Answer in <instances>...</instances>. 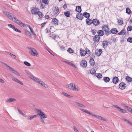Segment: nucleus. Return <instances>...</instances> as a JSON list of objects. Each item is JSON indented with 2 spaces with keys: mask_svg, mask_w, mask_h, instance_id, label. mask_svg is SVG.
I'll use <instances>...</instances> for the list:
<instances>
[{
  "mask_svg": "<svg viewBox=\"0 0 132 132\" xmlns=\"http://www.w3.org/2000/svg\"><path fill=\"white\" fill-rule=\"evenodd\" d=\"M35 110L37 111V115H39L41 118H47V116L42 112L40 109H36Z\"/></svg>",
  "mask_w": 132,
  "mask_h": 132,
  "instance_id": "f257e3e1",
  "label": "nucleus"
},
{
  "mask_svg": "<svg viewBox=\"0 0 132 132\" xmlns=\"http://www.w3.org/2000/svg\"><path fill=\"white\" fill-rule=\"evenodd\" d=\"M28 48L29 50V53L30 54L33 56H37L38 54L35 48L31 47H29Z\"/></svg>",
  "mask_w": 132,
  "mask_h": 132,
  "instance_id": "f03ea898",
  "label": "nucleus"
},
{
  "mask_svg": "<svg viewBox=\"0 0 132 132\" xmlns=\"http://www.w3.org/2000/svg\"><path fill=\"white\" fill-rule=\"evenodd\" d=\"M12 21H14L21 27H23L24 26V24L22 23L20 20L18 19L15 16L13 19L12 20Z\"/></svg>",
  "mask_w": 132,
  "mask_h": 132,
  "instance_id": "7ed1b4c3",
  "label": "nucleus"
},
{
  "mask_svg": "<svg viewBox=\"0 0 132 132\" xmlns=\"http://www.w3.org/2000/svg\"><path fill=\"white\" fill-rule=\"evenodd\" d=\"M3 13L5 15L12 21V20L13 19L15 16L14 15L11 13H10L6 11H4L3 12Z\"/></svg>",
  "mask_w": 132,
  "mask_h": 132,
  "instance_id": "20e7f679",
  "label": "nucleus"
},
{
  "mask_svg": "<svg viewBox=\"0 0 132 132\" xmlns=\"http://www.w3.org/2000/svg\"><path fill=\"white\" fill-rule=\"evenodd\" d=\"M66 85L68 86V87L70 90L73 91L77 90L78 91L79 90V89L77 88L75 85H73L72 83H71L68 85Z\"/></svg>",
  "mask_w": 132,
  "mask_h": 132,
  "instance_id": "39448f33",
  "label": "nucleus"
},
{
  "mask_svg": "<svg viewBox=\"0 0 132 132\" xmlns=\"http://www.w3.org/2000/svg\"><path fill=\"white\" fill-rule=\"evenodd\" d=\"M9 67V70L13 73L15 74V75L18 76H20V74L16 71L13 68H12L11 67Z\"/></svg>",
  "mask_w": 132,
  "mask_h": 132,
  "instance_id": "423d86ee",
  "label": "nucleus"
},
{
  "mask_svg": "<svg viewBox=\"0 0 132 132\" xmlns=\"http://www.w3.org/2000/svg\"><path fill=\"white\" fill-rule=\"evenodd\" d=\"M80 65L84 68H85L87 66V62L85 60H82L80 63Z\"/></svg>",
  "mask_w": 132,
  "mask_h": 132,
  "instance_id": "0eeeda50",
  "label": "nucleus"
},
{
  "mask_svg": "<svg viewBox=\"0 0 132 132\" xmlns=\"http://www.w3.org/2000/svg\"><path fill=\"white\" fill-rule=\"evenodd\" d=\"M11 76H12L11 78L13 80L16 82L19 83L22 85H23V84L22 82L18 80V79H16L15 77L13 76L12 75H11Z\"/></svg>",
  "mask_w": 132,
  "mask_h": 132,
  "instance_id": "6e6552de",
  "label": "nucleus"
},
{
  "mask_svg": "<svg viewBox=\"0 0 132 132\" xmlns=\"http://www.w3.org/2000/svg\"><path fill=\"white\" fill-rule=\"evenodd\" d=\"M127 86L125 83L123 82H121L119 85V87L121 89H123L125 88Z\"/></svg>",
  "mask_w": 132,
  "mask_h": 132,
  "instance_id": "1a4fd4ad",
  "label": "nucleus"
},
{
  "mask_svg": "<svg viewBox=\"0 0 132 132\" xmlns=\"http://www.w3.org/2000/svg\"><path fill=\"white\" fill-rule=\"evenodd\" d=\"M92 23L95 26H98L100 24V22L99 20L96 19H94L92 20Z\"/></svg>",
  "mask_w": 132,
  "mask_h": 132,
  "instance_id": "9d476101",
  "label": "nucleus"
},
{
  "mask_svg": "<svg viewBox=\"0 0 132 132\" xmlns=\"http://www.w3.org/2000/svg\"><path fill=\"white\" fill-rule=\"evenodd\" d=\"M83 15L81 13H78L76 15V18L82 20L83 18Z\"/></svg>",
  "mask_w": 132,
  "mask_h": 132,
  "instance_id": "9b49d317",
  "label": "nucleus"
},
{
  "mask_svg": "<svg viewBox=\"0 0 132 132\" xmlns=\"http://www.w3.org/2000/svg\"><path fill=\"white\" fill-rule=\"evenodd\" d=\"M31 12L32 14H37L38 11V9L36 8H34L31 10Z\"/></svg>",
  "mask_w": 132,
  "mask_h": 132,
  "instance_id": "f8f14e48",
  "label": "nucleus"
},
{
  "mask_svg": "<svg viewBox=\"0 0 132 132\" xmlns=\"http://www.w3.org/2000/svg\"><path fill=\"white\" fill-rule=\"evenodd\" d=\"M16 99L12 98L11 97L8 100H7L6 102H8V103H10V102H13L15 101H16Z\"/></svg>",
  "mask_w": 132,
  "mask_h": 132,
  "instance_id": "ddd939ff",
  "label": "nucleus"
},
{
  "mask_svg": "<svg viewBox=\"0 0 132 132\" xmlns=\"http://www.w3.org/2000/svg\"><path fill=\"white\" fill-rule=\"evenodd\" d=\"M25 72L26 73L27 75L30 78H32L33 76V75H32L30 72L28 70H24Z\"/></svg>",
  "mask_w": 132,
  "mask_h": 132,
  "instance_id": "4468645a",
  "label": "nucleus"
},
{
  "mask_svg": "<svg viewBox=\"0 0 132 132\" xmlns=\"http://www.w3.org/2000/svg\"><path fill=\"white\" fill-rule=\"evenodd\" d=\"M100 39V37L97 35H96L94 37V40L96 42H99Z\"/></svg>",
  "mask_w": 132,
  "mask_h": 132,
  "instance_id": "2eb2a0df",
  "label": "nucleus"
},
{
  "mask_svg": "<svg viewBox=\"0 0 132 132\" xmlns=\"http://www.w3.org/2000/svg\"><path fill=\"white\" fill-rule=\"evenodd\" d=\"M109 42L107 41H104L102 42V45L104 48H106L108 45Z\"/></svg>",
  "mask_w": 132,
  "mask_h": 132,
  "instance_id": "dca6fc26",
  "label": "nucleus"
},
{
  "mask_svg": "<svg viewBox=\"0 0 132 132\" xmlns=\"http://www.w3.org/2000/svg\"><path fill=\"white\" fill-rule=\"evenodd\" d=\"M37 1L38 2H39V3H41L40 7L42 9H44L46 5L47 4H45L44 3L42 2H41L40 0H37Z\"/></svg>",
  "mask_w": 132,
  "mask_h": 132,
  "instance_id": "f3484780",
  "label": "nucleus"
},
{
  "mask_svg": "<svg viewBox=\"0 0 132 132\" xmlns=\"http://www.w3.org/2000/svg\"><path fill=\"white\" fill-rule=\"evenodd\" d=\"M102 50L101 49L97 50L95 51V54L98 56H99L102 53Z\"/></svg>",
  "mask_w": 132,
  "mask_h": 132,
  "instance_id": "a211bd4d",
  "label": "nucleus"
},
{
  "mask_svg": "<svg viewBox=\"0 0 132 132\" xmlns=\"http://www.w3.org/2000/svg\"><path fill=\"white\" fill-rule=\"evenodd\" d=\"M58 20L55 18H53L52 20V23L54 24H55L56 25H58Z\"/></svg>",
  "mask_w": 132,
  "mask_h": 132,
  "instance_id": "6ab92c4d",
  "label": "nucleus"
},
{
  "mask_svg": "<svg viewBox=\"0 0 132 132\" xmlns=\"http://www.w3.org/2000/svg\"><path fill=\"white\" fill-rule=\"evenodd\" d=\"M31 79L38 84L40 83V82L41 81L40 80L37 78L35 77L34 76H33L32 78H31Z\"/></svg>",
  "mask_w": 132,
  "mask_h": 132,
  "instance_id": "aec40b11",
  "label": "nucleus"
},
{
  "mask_svg": "<svg viewBox=\"0 0 132 132\" xmlns=\"http://www.w3.org/2000/svg\"><path fill=\"white\" fill-rule=\"evenodd\" d=\"M98 35L100 36H102L104 34V32L102 30H99L97 31Z\"/></svg>",
  "mask_w": 132,
  "mask_h": 132,
  "instance_id": "412c9836",
  "label": "nucleus"
},
{
  "mask_svg": "<svg viewBox=\"0 0 132 132\" xmlns=\"http://www.w3.org/2000/svg\"><path fill=\"white\" fill-rule=\"evenodd\" d=\"M80 54L82 56H84L86 54V52L81 48L80 50Z\"/></svg>",
  "mask_w": 132,
  "mask_h": 132,
  "instance_id": "4be33fe9",
  "label": "nucleus"
},
{
  "mask_svg": "<svg viewBox=\"0 0 132 132\" xmlns=\"http://www.w3.org/2000/svg\"><path fill=\"white\" fill-rule=\"evenodd\" d=\"M118 81L119 79L118 77H115L113 79V82L115 84L117 83L118 82Z\"/></svg>",
  "mask_w": 132,
  "mask_h": 132,
  "instance_id": "5701e85b",
  "label": "nucleus"
},
{
  "mask_svg": "<svg viewBox=\"0 0 132 132\" xmlns=\"http://www.w3.org/2000/svg\"><path fill=\"white\" fill-rule=\"evenodd\" d=\"M119 35H126V32L125 31V29L122 30L120 32L118 33Z\"/></svg>",
  "mask_w": 132,
  "mask_h": 132,
  "instance_id": "b1692460",
  "label": "nucleus"
},
{
  "mask_svg": "<svg viewBox=\"0 0 132 132\" xmlns=\"http://www.w3.org/2000/svg\"><path fill=\"white\" fill-rule=\"evenodd\" d=\"M94 116L96 118L102 120L104 121H106V120L105 119L101 116H100L98 115L97 116Z\"/></svg>",
  "mask_w": 132,
  "mask_h": 132,
  "instance_id": "393cba45",
  "label": "nucleus"
},
{
  "mask_svg": "<svg viewBox=\"0 0 132 132\" xmlns=\"http://www.w3.org/2000/svg\"><path fill=\"white\" fill-rule=\"evenodd\" d=\"M76 11L79 13H80L81 11V6H77L76 9Z\"/></svg>",
  "mask_w": 132,
  "mask_h": 132,
  "instance_id": "a878e982",
  "label": "nucleus"
},
{
  "mask_svg": "<svg viewBox=\"0 0 132 132\" xmlns=\"http://www.w3.org/2000/svg\"><path fill=\"white\" fill-rule=\"evenodd\" d=\"M89 62L90 64L92 66L94 65L95 62L93 58H91L89 60Z\"/></svg>",
  "mask_w": 132,
  "mask_h": 132,
  "instance_id": "bb28decb",
  "label": "nucleus"
},
{
  "mask_svg": "<svg viewBox=\"0 0 132 132\" xmlns=\"http://www.w3.org/2000/svg\"><path fill=\"white\" fill-rule=\"evenodd\" d=\"M111 33L116 34L118 32V31L116 28H113L111 30Z\"/></svg>",
  "mask_w": 132,
  "mask_h": 132,
  "instance_id": "cd10ccee",
  "label": "nucleus"
},
{
  "mask_svg": "<svg viewBox=\"0 0 132 132\" xmlns=\"http://www.w3.org/2000/svg\"><path fill=\"white\" fill-rule=\"evenodd\" d=\"M26 33L27 35L29 36V38L30 39H31V34L29 31L27 30H26Z\"/></svg>",
  "mask_w": 132,
  "mask_h": 132,
  "instance_id": "c85d7f7f",
  "label": "nucleus"
},
{
  "mask_svg": "<svg viewBox=\"0 0 132 132\" xmlns=\"http://www.w3.org/2000/svg\"><path fill=\"white\" fill-rule=\"evenodd\" d=\"M103 79L104 81L106 82H108L110 80V78L106 77H104Z\"/></svg>",
  "mask_w": 132,
  "mask_h": 132,
  "instance_id": "c756f323",
  "label": "nucleus"
},
{
  "mask_svg": "<svg viewBox=\"0 0 132 132\" xmlns=\"http://www.w3.org/2000/svg\"><path fill=\"white\" fill-rule=\"evenodd\" d=\"M102 29L104 31L109 30V29L107 25H104L102 27Z\"/></svg>",
  "mask_w": 132,
  "mask_h": 132,
  "instance_id": "7c9ffc66",
  "label": "nucleus"
},
{
  "mask_svg": "<svg viewBox=\"0 0 132 132\" xmlns=\"http://www.w3.org/2000/svg\"><path fill=\"white\" fill-rule=\"evenodd\" d=\"M75 104L77 105L78 106L83 107L84 108H85L86 107L84 105H83L82 104L76 102H75Z\"/></svg>",
  "mask_w": 132,
  "mask_h": 132,
  "instance_id": "2f4dec72",
  "label": "nucleus"
},
{
  "mask_svg": "<svg viewBox=\"0 0 132 132\" xmlns=\"http://www.w3.org/2000/svg\"><path fill=\"white\" fill-rule=\"evenodd\" d=\"M86 21L88 25H90L92 23V21L90 19H86Z\"/></svg>",
  "mask_w": 132,
  "mask_h": 132,
  "instance_id": "473e14b6",
  "label": "nucleus"
},
{
  "mask_svg": "<svg viewBox=\"0 0 132 132\" xmlns=\"http://www.w3.org/2000/svg\"><path fill=\"white\" fill-rule=\"evenodd\" d=\"M123 106H124L125 108H126L128 110L130 111L131 113V112H132V108L126 105L125 104H123Z\"/></svg>",
  "mask_w": 132,
  "mask_h": 132,
  "instance_id": "72a5a7b5",
  "label": "nucleus"
},
{
  "mask_svg": "<svg viewBox=\"0 0 132 132\" xmlns=\"http://www.w3.org/2000/svg\"><path fill=\"white\" fill-rule=\"evenodd\" d=\"M83 16H84L85 17L87 18H88L90 16V14L89 13L85 12L83 13Z\"/></svg>",
  "mask_w": 132,
  "mask_h": 132,
  "instance_id": "f704fd0d",
  "label": "nucleus"
},
{
  "mask_svg": "<svg viewBox=\"0 0 132 132\" xmlns=\"http://www.w3.org/2000/svg\"><path fill=\"white\" fill-rule=\"evenodd\" d=\"M64 14L67 17H69L70 16V13L68 11H67L66 12H64Z\"/></svg>",
  "mask_w": 132,
  "mask_h": 132,
  "instance_id": "c9c22d12",
  "label": "nucleus"
},
{
  "mask_svg": "<svg viewBox=\"0 0 132 132\" xmlns=\"http://www.w3.org/2000/svg\"><path fill=\"white\" fill-rule=\"evenodd\" d=\"M64 62L65 63H66L69 64L70 65L72 66V67H73L75 68L76 67V66L75 65V64H74L72 63L71 62H67V61H65Z\"/></svg>",
  "mask_w": 132,
  "mask_h": 132,
  "instance_id": "e433bc0d",
  "label": "nucleus"
},
{
  "mask_svg": "<svg viewBox=\"0 0 132 132\" xmlns=\"http://www.w3.org/2000/svg\"><path fill=\"white\" fill-rule=\"evenodd\" d=\"M59 12V9L58 7H56L55 8L54 11V13L55 14H56Z\"/></svg>",
  "mask_w": 132,
  "mask_h": 132,
  "instance_id": "4c0bfd02",
  "label": "nucleus"
},
{
  "mask_svg": "<svg viewBox=\"0 0 132 132\" xmlns=\"http://www.w3.org/2000/svg\"><path fill=\"white\" fill-rule=\"evenodd\" d=\"M28 27L29 28L30 30L32 33V34H33L34 36H36V35L35 33L34 32V31L31 28V27L29 25L28 26Z\"/></svg>",
  "mask_w": 132,
  "mask_h": 132,
  "instance_id": "58836bf2",
  "label": "nucleus"
},
{
  "mask_svg": "<svg viewBox=\"0 0 132 132\" xmlns=\"http://www.w3.org/2000/svg\"><path fill=\"white\" fill-rule=\"evenodd\" d=\"M9 54L14 59H16V56L13 54H12L10 53L9 52H6Z\"/></svg>",
  "mask_w": 132,
  "mask_h": 132,
  "instance_id": "ea45409f",
  "label": "nucleus"
},
{
  "mask_svg": "<svg viewBox=\"0 0 132 132\" xmlns=\"http://www.w3.org/2000/svg\"><path fill=\"white\" fill-rule=\"evenodd\" d=\"M96 76L98 78H102V76L100 73H97L96 75Z\"/></svg>",
  "mask_w": 132,
  "mask_h": 132,
  "instance_id": "a19ab883",
  "label": "nucleus"
},
{
  "mask_svg": "<svg viewBox=\"0 0 132 132\" xmlns=\"http://www.w3.org/2000/svg\"><path fill=\"white\" fill-rule=\"evenodd\" d=\"M126 80L128 82H130L132 81V79L130 77L127 76L126 78Z\"/></svg>",
  "mask_w": 132,
  "mask_h": 132,
  "instance_id": "79ce46f5",
  "label": "nucleus"
},
{
  "mask_svg": "<svg viewBox=\"0 0 132 132\" xmlns=\"http://www.w3.org/2000/svg\"><path fill=\"white\" fill-rule=\"evenodd\" d=\"M126 11L127 13L128 14H129L131 12V11L130 9L128 7H127L126 10Z\"/></svg>",
  "mask_w": 132,
  "mask_h": 132,
  "instance_id": "37998d69",
  "label": "nucleus"
},
{
  "mask_svg": "<svg viewBox=\"0 0 132 132\" xmlns=\"http://www.w3.org/2000/svg\"><path fill=\"white\" fill-rule=\"evenodd\" d=\"M18 110L19 114H21L24 116L26 117L25 114H23L20 109H19L18 108Z\"/></svg>",
  "mask_w": 132,
  "mask_h": 132,
  "instance_id": "c03bdc74",
  "label": "nucleus"
},
{
  "mask_svg": "<svg viewBox=\"0 0 132 132\" xmlns=\"http://www.w3.org/2000/svg\"><path fill=\"white\" fill-rule=\"evenodd\" d=\"M37 14L38 15L40 18H42L43 16V15L42 12L40 11H38V12Z\"/></svg>",
  "mask_w": 132,
  "mask_h": 132,
  "instance_id": "a18cd8bd",
  "label": "nucleus"
},
{
  "mask_svg": "<svg viewBox=\"0 0 132 132\" xmlns=\"http://www.w3.org/2000/svg\"><path fill=\"white\" fill-rule=\"evenodd\" d=\"M67 51L70 53H73V50L70 48L68 49Z\"/></svg>",
  "mask_w": 132,
  "mask_h": 132,
  "instance_id": "49530a36",
  "label": "nucleus"
},
{
  "mask_svg": "<svg viewBox=\"0 0 132 132\" xmlns=\"http://www.w3.org/2000/svg\"><path fill=\"white\" fill-rule=\"evenodd\" d=\"M96 71L94 69H92L90 71V73L92 75L94 74Z\"/></svg>",
  "mask_w": 132,
  "mask_h": 132,
  "instance_id": "de8ad7c7",
  "label": "nucleus"
},
{
  "mask_svg": "<svg viewBox=\"0 0 132 132\" xmlns=\"http://www.w3.org/2000/svg\"><path fill=\"white\" fill-rule=\"evenodd\" d=\"M24 64L28 67H30L31 66V64L27 61H24Z\"/></svg>",
  "mask_w": 132,
  "mask_h": 132,
  "instance_id": "09e8293b",
  "label": "nucleus"
},
{
  "mask_svg": "<svg viewBox=\"0 0 132 132\" xmlns=\"http://www.w3.org/2000/svg\"><path fill=\"white\" fill-rule=\"evenodd\" d=\"M132 30V26H128L127 28L128 31H130Z\"/></svg>",
  "mask_w": 132,
  "mask_h": 132,
  "instance_id": "8fccbe9b",
  "label": "nucleus"
},
{
  "mask_svg": "<svg viewBox=\"0 0 132 132\" xmlns=\"http://www.w3.org/2000/svg\"><path fill=\"white\" fill-rule=\"evenodd\" d=\"M119 111L123 113H125L127 112L126 111L125 109H121V108H120V111Z\"/></svg>",
  "mask_w": 132,
  "mask_h": 132,
  "instance_id": "3c124183",
  "label": "nucleus"
},
{
  "mask_svg": "<svg viewBox=\"0 0 132 132\" xmlns=\"http://www.w3.org/2000/svg\"><path fill=\"white\" fill-rule=\"evenodd\" d=\"M13 30H14V31H16V32H20V33L21 32V31L20 30L18 29L17 28H15V27H14V29H13Z\"/></svg>",
  "mask_w": 132,
  "mask_h": 132,
  "instance_id": "603ef678",
  "label": "nucleus"
},
{
  "mask_svg": "<svg viewBox=\"0 0 132 132\" xmlns=\"http://www.w3.org/2000/svg\"><path fill=\"white\" fill-rule=\"evenodd\" d=\"M111 33V31H110L109 30H107L105 31V34L107 36L109 35Z\"/></svg>",
  "mask_w": 132,
  "mask_h": 132,
  "instance_id": "864d4df0",
  "label": "nucleus"
},
{
  "mask_svg": "<svg viewBox=\"0 0 132 132\" xmlns=\"http://www.w3.org/2000/svg\"><path fill=\"white\" fill-rule=\"evenodd\" d=\"M118 22L120 25H122L123 23V20H118Z\"/></svg>",
  "mask_w": 132,
  "mask_h": 132,
  "instance_id": "5fc2aeb1",
  "label": "nucleus"
},
{
  "mask_svg": "<svg viewBox=\"0 0 132 132\" xmlns=\"http://www.w3.org/2000/svg\"><path fill=\"white\" fill-rule=\"evenodd\" d=\"M8 26L9 27L13 29H14L15 27V26L11 24H8Z\"/></svg>",
  "mask_w": 132,
  "mask_h": 132,
  "instance_id": "6e6d98bb",
  "label": "nucleus"
},
{
  "mask_svg": "<svg viewBox=\"0 0 132 132\" xmlns=\"http://www.w3.org/2000/svg\"><path fill=\"white\" fill-rule=\"evenodd\" d=\"M127 41L130 43H132V38L129 37L127 39Z\"/></svg>",
  "mask_w": 132,
  "mask_h": 132,
  "instance_id": "4d7b16f0",
  "label": "nucleus"
},
{
  "mask_svg": "<svg viewBox=\"0 0 132 132\" xmlns=\"http://www.w3.org/2000/svg\"><path fill=\"white\" fill-rule=\"evenodd\" d=\"M73 128L75 132H79L78 130L75 126L73 127Z\"/></svg>",
  "mask_w": 132,
  "mask_h": 132,
  "instance_id": "13d9d810",
  "label": "nucleus"
},
{
  "mask_svg": "<svg viewBox=\"0 0 132 132\" xmlns=\"http://www.w3.org/2000/svg\"><path fill=\"white\" fill-rule=\"evenodd\" d=\"M92 33L93 35H95L96 33V31L95 29H93L92 31Z\"/></svg>",
  "mask_w": 132,
  "mask_h": 132,
  "instance_id": "bf43d9fd",
  "label": "nucleus"
},
{
  "mask_svg": "<svg viewBox=\"0 0 132 132\" xmlns=\"http://www.w3.org/2000/svg\"><path fill=\"white\" fill-rule=\"evenodd\" d=\"M48 0H42V2L45 4H48Z\"/></svg>",
  "mask_w": 132,
  "mask_h": 132,
  "instance_id": "052dcab7",
  "label": "nucleus"
},
{
  "mask_svg": "<svg viewBox=\"0 0 132 132\" xmlns=\"http://www.w3.org/2000/svg\"><path fill=\"white\" fill-rule=\"evenodd\" d=\"M33 118H34V117L33 116H31L29 117L28 118V119L30 120H32Z\"/></svg>",
  "mask_w": 132,
  "mask_h": 132,
  "instance_id": "680f3d73",
  "label": "nucleus"
},
{
  "mask_svg": "<svg viewBox=\"0 0 132 132\" xmlns=\"http://www.w3.org/2000/svg\"><path fill=\"white\" fill-rule=\"evenodd\" d=\"M1 63L3 64H4L5 65H6L8 68H9V67H10V66L8 65L7 64H6V63L3 62H1Z\"/></svg>",
  "mask_w": 132,
  "mask_h": 132,
  "instance_id": "e2e57ef3",
  "label": "nucleus"
},
{
  "mask_svg": "<svg viewBox=\"0 0 132 132\" xmlns=\"http://www.w3.org/2000/svg\"><path fill=\"white\" fill-rule=\"evenodd\" d=\"M85 51L86 52V54H89L90 53V51L88 49H87Z\"/></svg>",
  "mask_w": 132,
  "mask_h": 132,
  "instance_id": "0e129e2a",
  "label": "nucleus"
},
{
  "mask_svg": "<svg viewBox=\"0 0 132 132\" xmlns=\"http://www.w3.org/2000/svg\"><path fill=\"white\" fill-rule=\"evenodd\" d=\"M43 118H40V120L41 122H42L44 124H45V123L44 121V120L43 119Z\"/></svg>",
  "mask_w": 132,
  "mask_h": 132,
  "instance_id": "69168bd1",
  "label": "nucleus"
},
{
  "mask_svg": "<svg viewBox=\"0 0 132 132\" xmlns=\"http://www.w3.org/2000/svg\"><path fill=\"white\" fill-rule=\"evenodd\" d=\"M44 87H45L46 88H48V87L44 83V84H43V86Z\"/></svg>",
  "mask_w": 132,
  "mask_h": 132,
  "instance_id": "338daca9",
  "label": "nucleus"
},
{
  "mask_svg": "<svg viewBox=\"0 0 132 132\" xmlns=\"http://www.w3.org/2000/svg\"><path fill=\"white\" fill-rule=\"evenodd\" d=\"M44 87H45L46 88H48V87L44 83V84H43V86Z\"/></svg>",
  "mask_w": 132,
  "mask_h": 132,
  "instance_id": "774afa93",
  "label": "nucleus"
}]
</instances>
